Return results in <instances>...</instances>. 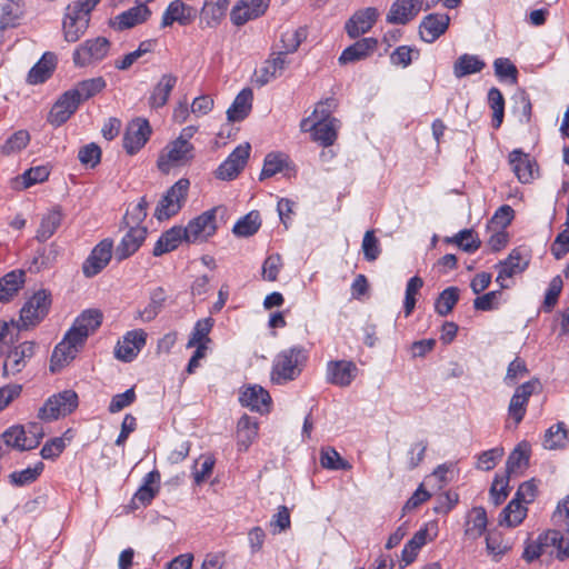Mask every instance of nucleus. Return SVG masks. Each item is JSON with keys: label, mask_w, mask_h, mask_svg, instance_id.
<instances>
[{"label": "nucleus", "mask_w": 569, "mask_h": 569, "mask_svg": "<svg viewBox=\"0 0 569 569\" xmlns=\"http://www.w3.org/2000/svg\"><path fill=\"white\" fill-rule=\"evenodd\" d=\"M26 282V272L21 269L12 270L0 278V302H9L22 289Z\"/></svg>", "instance_id": "31"}, {"label": "nucleus", "mask_w": 569, "mask_h": 569, "mask_svg": "<svg viewBox=\"0 0 569 569\" xmlns=\"http://www.w3.org/2000/svg\"><path fill=\"white\" fill-rule=\"evenodd\" d=\"M166 299L164 291L162 288H157L151 292L149 303L137 312L136 319H140L143 322L153 320L160 312L163 301Z\"/></svg>", "instance_id": "47"}, {"label": "nucleus", "mask_w": 569, "mask_h": 569, "mask_svg": "<svg viewBox=\"0 0 569 569\" xmlns=\"http://www.w3.org/2000/svg\"><path fill=\"white\" fill-rule=\"evenodd\" d=\"M530 458V446L528 442H520L509 455L506 463L508 477L521 475L528 467Z\"/></svg>", "instance_id": "36"}, {"label": "nucleus", "mask_w": 569, "mask_h": 569, "mask_svg": "<svg viewBox=\"0 0 569 569\" xmlns=\"http://www.w3.org/2000/svg\"><path fill=\"white\" fill-rule=\"evenodd\" d=\"M485 67V61L478 56L463 53L453 63V74L456 78L461 79L481 72Z\"/></svg>", "instance_id": "41"}, {"label": "nucleus", "mask_w": 569, "mask_h": 569, "mask_svg": "<svg viewBox=\"0 0 569 569\" xmlns=\"http://www.w3.org/2000/svg\"><path fill=\"white\" fill-rule=\"evenodd\" d=\"M107 83L102 77L91 78L80 81L76 88L71 89L76 91L79 101H84L101 92L106 88Z\"/></svg>", "instance_id": "50"}, {"label": "nucleus", "mask_w": 569, "mask_h": 569, "mask_svg": "<svg viewBox=\"0 0 569 569\" xmlns=\"http://www.w3.org/2000/svg\"><path fill=\"white\" fill-rule=\"evenodd\" d=\"M62 222V212L59 207H54L44 213L41 218L40 226L36 233V239L39 242H44L50 239Z\"/></svg>", "instance_id": "39"}, {"label": "nucleus", "mask_w": 569, "mask_h": 569, "mask_svg": "<svg viewBox=\"0 0 569 569\" xmlns=\"http://www.w3.org/2000/svg\"><path fill=\"white\" fill-rule=\"evenodd\" d=\"M495 74L500 80H509L510 83L516 84L518 80L517 67L508 58H497L493 61Z\"/></svg>", "instance_id": "62"}, {"label": "nucleus", "mask_w": 569, "mask_h": 569, "mask_svg": "<svg viewBox=\"0 0 569 569\" xmlns=\"http://www.w3.org/2000/svg\"><path fill=\"white\" fill-rule=\"evenodd\" d=\"M288 61L281 53L271 54L264 64L256 72V83L260 87L280 77L284 71Z\"/></svg>", "instance_id": "30"}, {"label": "nucleus", "mask_w": 569, "mask_h": 569, "mask_svg": "<svg viewBox=\"0 0 569 569\" xmlns=\"http://www.w3.org/2000/svg\"><path fill=\"white\" fill-rule=\"evenodd\" d=\"M90 23L88 9L81 3H70L66 8L62 20L63 38L67 42H77L87 31Z\"/></svg>", "instance_id": "8"}, {"label": "nucleus", "mask_w": 569, "mask_h": 569, "mask_svg": "<svg viewBox=\"0 0 569 569\" xmlns=\"http://www.w3.org/2000/svg\"><path fill=\"white\" fill-rule=\"evenodd\" d=\"M212 328V319L206 318L199 320L192 331V335L187 343V348H193L194 346L206 345L210 341L208 335Z\"/></svg>", "instance_id": "58"}, {"label": "nucleus", "mask_w": 569, "mask_h": 569, "mask_svg": "<svg viewBox=\"0 0 569 569\" xmlns=\"http://www.w3.org/2000/svg\"><path fill=\"white\" fill-rule=\"evenodd\" d=\"M488 102L492 109L493 127L499 128L502 123L505 113V99L501 91L497 88H491L488 92Z\"/></svg>", "instance_id": "56"}, {"label": "nucleus", "mask_w": 569, "mask_h": 569, "mask_svg": "<svg viewBox=\"0 0 569 569\" xmlns=\"http://www.w3.org/2000/svg\"><path fill=\"white\" fill-rule=\"evenodd\" d=\"M378 46L375 38H362L346 48L339 57L340 63H348L361 60L372 53Z\"/></svg>", "instance_id": "34"}, {"label": "nucleus", "mask_w": 569, "mask_h": 569, "mask_svg": "<svg viewBox=\"0 0 569 569\" xmlns=\"http://www.w3.org/2000/svg\"><path fill=\"white\" fill-rule=\"evenodd\" d=\"M537 383H538L537 381H527V382L522 383L521 386H519L516 389L513 396L511 397L508 412H509L510 417H512V419L515 420V422L517 425L519 422H521V420L523 419V417L526 415V408H527L529 398L533 393Z\"/></svg>", "instance_id": "26"}, {"label": "nucleus", "mask_w": 569, "mask_h": 569, "mask_svg": "<svg viewBox=\"0 0 569 569\" xmlns=\"http://www.w3.org/2000/svg\"><path fill=\"white\" fill-rule=\"evenodd\" d=\"M488 523L487 512L482 507L472 508L468 515L465 535L470 539H478L486 531Z\"/></svg>", "instance_id": "42"}, {"label": "nucleus", "mask_w": 569, "mask_h": 569, "mask_svg": "<svg viewBox=\"0 0 569 569\" xmlns=\"http://www.w3.org/2000/svg\"><path fill=\"white\" fill-rule=\"evenodd\" d=\"M252 90L250 88L242 89L227 110L228 120L239 122L246 119L252 109Z\"/></svg>", "instance_id": "33"}, {"label": "nucleus", "mask_w": 569, "mask_h": 569, "mask_svg": "<svg viewBox=\"0 0 569 569\" xmlns=\"http://www.w3.org/2000/svg\"><path fill=\"white\" fill-rule=\"evenodd\" d=\"M44 465L41 461H38L33 467H28L21 471L12 472L10 477V481L14 486H26L30 485L37 480V478L43 471Z\"/></svg>", "instance_id": "55"}, {"label": "nucleus", "mask_w": 569, "mask_h": 569, "mask_svg": "<svg viewBox=\"0 0 569 569\" xmlns=\"http://www.w3.org/2000/svg\"><path fill=\"white\" fill-rule=\"evenodd\" d=\"M248 142L239 144L216 170V178L229 181L236 179L243 170L250 156Z\"/></svg>", "instance_id": "11"}, {"label": "nucleus", "mask_w": 569, "mask_h": 569, "mask_svg": "<svg viewBox=\"0 0 569 569\" xmlns=\"http://www.w3.org/2000/svg\"><path fill=\"white\" fill-rule=\"evenodd\" d=\"M197 17V10L181 0H173L169 3L162 14L161 27H170L174 22L180 26L190 24Z\"/></svg>", "instance_id": "20"}, {"label": "nucleus", "mask_w": 569, "mask_h": 569, "mask_svg": "<svg viewBox=\"0 0 569 569\" xmlns=\"http://www.w3.org/2000/svg\"><path fill=\"white\" fill-rule=\"evenodd\" d=\"M487 552L495 561H498L510 548V543L505 541L502 535L498 531H490L486 537Z\"/></svg>", "instance_id": "52"}, {"label": "nucleus", "mask_w": 569, "mask_h": 569, "mask_svg": "<svg viewBox=\"0 0 569 569\" xmlns=\"http://www.w3.org/2000/svg\"><path fill=\"white\" fill-rule=\"evenodd\" d=\"M77 94L76 91L69 90L53 104L48 118L51 124L61 126L77 111L81 103Z\"/></svg>", "instance_id": "21"}, {"label": "nucleus", "mask_w": 569, "mask_h": 569, "mask_svg": "<svg viewBox=\"0 0 569 569\" xmlns=\"http://www.w3.org/2000/svg\"><path fill=\"white\" fill-rule=\"evenodd\" d=\"M84 346L74 336H70V332H66L62 341H60L50 359V371L58 372L66 366H68L77 356L79 350Z\"/></svg>", "instance_id": "13"}, {"label": "nucleus", "mask_w": 569, "mask_h": 569, "mask_svg": "<svg viewBox=\"0 0 569 569\" xmlns=\"http://www.w3.org/2000/svg\"><path fill=\"white\" fill-rule=\"evenodd\" d=\"M239 400L243 407L260 413L269 412L271 407L269 392L258 385L246 387L241 391Z\"/></svg>", "instance_id": "23"}, {"label": "nucleus", "mask_w": 569, "mask_h": 569, "mask_svg": "<svg viewBox=\"0 0 569 569\" xmlns=\"http://www.w3.org/2000/svg\"><path fill=\"white\" fill-rule=\"evenodd\" d=\"M182 240H186L183 227L174 226L160 236L152 253L154 257H160L177 249Z\"/></svg>", "instance_id": "35"}, {"label": "nucleus", "mask_w": 569, "mask_h": 569, "mask_svg": "<svg viewBox=\"0 0 569 569\" xmlns=\"http://www.w3.org/2000/svg\"><path fill=\"white\" fill-rule=\"evenodd\" d=\"M269 3L270 0H239L231 9L230 20L234 26L241 27L263 16Z\"/></svg>", "instance_id": "15"}, {"label": "nucleus", "mask_w": 569, "mask_h": 569, "mask_svg": "<svg viewBox=\"0 0 569 569\" xmlns=\"http://www.w3.org/2000/svg\"><path fill=\"white\" fill-rule=\"evenodd\" d=\"M190 188V181L187 178L179 179L173 186H171L166 194L159 201L154 217L158 220H167L170 217L177 214L183 203L187 200L188 191Z\"/></svg>", "instance_id": "7"}, {"label": "nucleus", "mask_w": 569, "mask_h": 569, "mask_svg": "<svg viewBox=\"0 0 569 569\" xmlns=\"http://www.w3.org/2000/svg\"><path fill=\"white\" fill-rule=\"evenodd\" d=\"M526 516L527 508L523 502L513 497V499L502 510L499 522L500 525H506L508 527H516L522 522Z\"/></svg>", "instance_id": "45"}, {"label": "nucleus", "mask_w": 569, "mask_h": 569, "mask_svg": "<svg viewBox=\"0 0 569 569\" xmlns=\"http://www.w3.org/2000/svg\"><path fill=\"white\" fill-rule=\"evenodd\" d=\"M423 0H396L387 14V22L406 24L422 9Z\"/></svg>", "instance_id": "22"}, {"label": "nucleus", "mask_w": 569, "mask_h": 569, "mask_svg": "<svg viewBox=\"0 0 569 569\" xmlns=\"http://www.w3.org/2000/svg\"><path fill=\"white\" fill-rule=\"evenodd\" d=\"M568 441V431L563 422L551 426L545 433L543 448L556 450L565 447Z\"/></svg>", "instance_id": "48"}, {"label": "nucleus", "mask_w": 569, "mask_h": 569, "mask_svg": "<svg viewBox=\"0 0 569 569\" xmlns=\"http://www.w3.org/2000/svg\"><path fill=\"white\" fill-rule=\"evenodd\" d=\"M151 127L147 119L137 118L130 121L123 136V148L128 154L137 153L149 140Z\"/></svg>", "instance_id": "12"}, {"label": "nucleus", "mask_w": 569, "mask_h": 569, "mask_svg": "<svg viewBox=\"0 0 569 569\" xmlns=\"http://www.w3.org/2000/svg\"><path fill=\"white\" fill-rule=\"evenodd\" d=\"M358 368L355 362L332 360L327 363V381L339 387H348L355 380Z\"/></svg>", "instance_id": "19"}, {"label": "nucleus", "mask_w": 569, "mask_h": 569, "mask_svg": "<svg viewBox=\"0 0 569 569\" xmlns=\"http://www.w3.org/2000/svg\"><path fill=\"white\" fill-rule=\"evenodd\" d=\"M51 307V293L46 289L36 291L20 309L18 320H11V325L18 331L37 327L48 315Z\"/></svg>", "instance_id": "2"}, {"label": "nucleus", "mask_w": 569, "mask_h": 569, "mask_svg": "<svg viewBox=\"0 0 569 569\" xmlns=\"http://www.w3.org/2000/svg\"><path fill=\"white\" fill-rule=\"evenodd\" d=\"M79 405L78 395L73 390H63L47 399L39 409L38 417L44 421L58 420L72 413Z\"/></svg>", "instance_id": "4"}, {"label": "nucleus", "mask_w": 569, "mask_h": 569, "mask_svg": "<svg viewBox=\"0 0 569 569\" xmlns=\"http://www.w3.org/2000/svg\"><path fill=\"white\" fill-rule=\"evenodd\" d=\"M509 162L512 171L521 183L531 182L538 173L535 162L530 159L528 153L520 149H516L509 154Z\"/></svg>", "instance_id": "28"}, {"label": "nucleus", "mask_w": 569, "mask_h": 569, "mask_svg": "<svg viewBox=\"0 0 569 569\" xmlns=\"http://www.w3.org/2000/svg\"><path fill=\"white\" fill-rule=\"evenodd\" d=\"M422 286L423 280L418 276H415L408 280L403 302L406 317H409L412 313L416 306V295L419 292Z\"/></svg>", "instance_id": "64"}, {"label": "nucleus", "mask_w": 569, "mask_h": 569, "mask_svg": "<svg viewBox=\"0 0 569 569\" xmlns=\"http://www.w3.org/2000/svg\"><path fill=\"white\" fill-rule=\"evenodd\" d=\"M261 226L260 216L257 211H251L239 219L233 226V233L238 237H250L254 234Z\"/></svg>", "instance_id": "51"}, {"label": "nucleus", "mask_w": 569, "mask_h": 569, "mask_svg": "<svg viewBox=\"0 0 569 569\" xmlns=\"http://www.w3.org/2000/svg\"><path fill=\"white\" fill-rule=\"evenodd\" d=\"M308 361V351L295 346L280 351L273 359L270 379L276 385H284L296 380Z\"/></svg>", "instance_id": "1"}, {"label": "nucleus", "mask_w": 569, "mask_h": 569, "mask_svg": "<svg viewBox=\"0 0 569 569\" xmlns=\"http://www.w3.org/2000/svg\"><path fill=\"white\" fill-rule=\"evenodd\" d=\"M102 322V313L98 309H88L82 311L73 321L68 330L70 336H74L78 341L86 343L88 337L93 333Z\"/></svg>", "instance_id": "18"}, {"label": "nucleus", "mask_w": 569, "mask_h": 569, "mask_svg": "<svg viewBox=\"0 0 569 569\" xmlns=\"http://www.w3.org/2000/svg\"><path fill=\"white\" fill-rule=\"evenodd\" d=\"M110 47V41L104 37L88 39L74 49L72 61L78 68L96 66L108 56Z\"/></svg>", "instance_id": "6"}, {"label": "nucleus", "mask_w": 569, "mask_h": 569, "mask_svg": "<svg viewBox=\"0 0 569 569\" xmlns=\"http://www.w3.org/2000/svg\"><path fill=\"white\" fill-rule=\"evenodd\" d=\"M177 81L178 78L172 73L162 74L150 93V108L158 109L163 107L168 102L169 96L176 87Z\"/></svg>", "instance_id": "32"}, {"label": "nucleus", "mask_w": 569, "mask_h": 569, "mask_svg": "<svg viewBox=\"0 0 569 569\" xmlns=\"http://www.w3.org/2000/svg\"><path fill=\"white\" fill-rule=\"evenodd\" d=\"M528 267V260L522 257L519 250H512L505 261L499 262L496 268L499 269L496 282L501 289H506L509 284L506 280L522 272Z\"/></svg>", "instance_id": "24"}, {"label": "nucleus", "mask_w": 569, "mask_h": 569, "mask_svg": "<svg viewBox=\"0 0 569 569\" xmlns=\"http://www.w3.org/2000/svg\"><path fill=\"white\" fill-rule=\"evenodd\" d=\"M129 230L116 248V258L124 260L132 256L142 244L147 236L146 227H127Z\"/></svg>", "instance_id": "29"}, {"label": "nucleus", "mask_w": 569, "mask_h": 569, "mask_svg": "<svg viewBox=\"0 0 569 569\" xmlns=\"http://www.w3.org/2000/svg\"><path fill=\"white\" fill-rule=\"evenodd\" d=\"M224 16L226 14L223 12L214 8L209 3L208 0H206L200 11L201 28H217L223 20Z\"/></svg>", "instance_id": "59"}, {"label": "nucleus", "mask_w": 569, "mask_h": 569, "mask_svg": "<svg viewBox=\"0 0 569 569\" xmlns=\"http://www.w3.org/2000/svg\"><path fill=\"white\" fill-rule=\"evenodd\" d=\"M340 122L338 119L312 121L311 117H309L300 123L301 131L311 132L312 140L322 147H330L336 142Z\"/></svg>", "instance_id": "9"}, {"label": "nucleus", "mask_w": 569, "mask_h": 569, "mask_svg": "<svg viewBox=\"0 0 569 569\" xmlns=\"http://www.w3.org/2000/svg\"><path fill=\"white\" fill-rule=\"evenodd\" d=\"M147 333L142 329L128 331L121 341L118 342L114 355L124 362L132 361L146 346Z\"/></svg>", "instance_id": "17"}, {"label": "nucleus", "mask_w": 569, "mask_h": 569, "mask_svg": "<svg viewBox=\"0 0 569 569\" xmlns=\"http://www.w3.org/2000/svg\"><path fill=\"white\" fill-rule=\"evenodd\" d=\"M37 345L33 341H24L11 349L3 362V376H16L21 372L28 361L34 356Z\"/></svg>", "instance_id": "14"}, {"label": "nucleus", "mask_w": 569, "mask_h": 569, "mask_svg": "<svg viewBox=\"0 0 569 569\" xmlns=\"http://www.w3.org/2000/svg\"><path fill=\"white\" fill-rule=\"evenodd\" d=\"M1 438L7 446L21 451L29 450L27 446H23L28 442L23 426H13L9 428L2 433Z\"/></svg>", "instance_id": "60"}, {"label": "nucleus", "mask_w": 569, "mask_h": 569, "mask_svg": "<svg viewBox=\"0 0 569 569\" xmlns=\"http://www.w3.org/2000/svg\"><path fill=\"white\" fill-rule=\"evenodd\" d=\"M0 11L1 28L14 27L23 14L22 0H1Z\"/></svg>", "instance_id": "44"}, {"label": "nucleus", "mask_w": 569, "mask_h": 569, "mask_svg": "<svg viewBox=\"0 0 569 569\" xmlns=\"http://www.w3.org/2000/svg\"><path fill=\"white\" fill-rule=\"evenodd\" d=\"M320 463L330 470H350L351 465L333 448H323L320 452Z\"/></svg>", "instance_id": "53"}, {"label": "nucleus", "mask_w": 569, "mask_h": 569, "mask_svg": "<svg viewBox=\"0 0 569 569\" xmlns=\"http://www.w3.org/2000/svg\"><path fill=\"white\" fill-rule=\"evenodd\" d=\"M30 142V134L27 130H18L12 133L2 144L3 154L17 153L23 150Z\"/></svg>", "instance_id": "57"}, {"label": "nucleus", "mask_w": 569, "mask_h": 569, "mask_svg": "<svg viewBox=\"0 0 569 569\" xmlns=\"http://www.w3.org/2000/svg\"><path fill=\"white\" fill-rule=\"evenodd\" d=\"M307 32L303 28L298 29H289L281 33L280 42H281V53L286 57L288 53H292L297 51L301 42L306 39Z\"/></svg>", "instance_id": "49"}, {"label": "nucleus", "mask_w": 569, "mask_h": 569, "mask_svg": "<svg viewBox=\"0 0 569 569\" xmlns=\"http://www.w3.org/2000/svg\"><path fill=\"white\" fill-rule=\"evenodd\" d=\"M150 16L151 11L146 6V3H140L118 14L116 17V22L119 30H124L133 28L137 24L143 23L149 19Z\"/></svg>", "instance_id": "37"}, {"label": "nucleus", "mask_w": 569, "mask_h": 569, "mask_svg": "<svg viewBox=\"0 0 569 569\" xmlns=\"http://www.w3.org/2000/svg\"><path fill=\"white\" fill-rule=\"evenodd\" d=\"M428 540V527L419 529L413 537L405 545L401 552V567H406L415 561L419 550L427 543Z\"/></svg>", "instance_id": "43"}, {"label": "nucleus", "mask_w": 569, "mask_h": 569, "mask_svg": "<svg viewBox=\"0 0 569 569\" xmlns=\"http://www.w3.org/2000/svg\"><path fill=\"white\" fill-rule=\"evenodd\" d=\"M112 241L103 239L92 249L82 266V271L86 277H94L107 267L112 257Z\"/></svg>", "instance_id": "16"}, {"label": "nucleus", "mask_w": 569, "mask_h": 569, "mask_svg": "<svg viewBox=\"0 0 569 569\" xmlns=\"http://www.w3.org/2000/svg\"><path fill=\"white\" fill-rule=\"evenodd\" d=\"M147 208L148 202L146 201L144 198H141L137 204L127 210L123 217L124 226L132 228L142 227L141 223L144 221L147 217Z\"/></svg>", "instance_id": "63"}, {"label": "nucleus", "mask_w": 569, "mask_h": 569, "mask_svg": "<svg viewBox=\"0 0 569 569\" xmlns=\"http://www.w3.org/2000/svg\"><path fill=\"white\" fill-rule=\"evenodd\" d=\"M450 18L448 14L431 13L425 17L419 27V33L423 41L432 43L449 27Z\"/></svg>", "instance_id": "27"}, {"label": "nucleus", "mask_w": 569, "mask_h": 569, "mask_svg": "<svg viewBox=\"0 0 569 569\" xmlns=\"http://www.w3.org/2000/svg\"><path fill=\"white\" fill-rule=\"evenodd\" d=\"M378 16V10L372 7L357 11L346 23L348 36L358 38L368 32L377 21Z\"/></svg>", "instance_id": "25"}, {"label": "nucleus", "mask_w": 569, "mask_h": 569, "mask_svg": "<svg viewBox=\"0 0 569 569\" xmlns=\"http://www.w3.org/2000/svg\"><path fill=\"white\" fill-rule=\"evenodd\" d=\"M57 57L52 52H46L28 73V82L38 84L44 82L53 72Z\"/></svg>", "instance_id": "40"}, {"label": "nucleus", "mask_w": 569, "mask_h": 569, "mask_svg": "<svg viewBox=\"0 0 569 569\" xmlns=\"http://www.w3.org/2000/svg\"><path fill=\"white\" fill-rule=\"evenodd\" d=\"M563 539L565 536L560 530H548L539 535L536 541H531L526 545L522 558L527 562H532L545 552V547L552 546L558 550L557 558L559 560H565L569 557V548Z\"/></svg>", "instance_id": "5"}, {"label": "nucleus", "mask_w": 569, "mask_h": 569, "mask_svg": "<svg viewBox=\"0 0 569 569\" xmlns=\"http://www.w3.org/2000/svg\"><path fill=\"white\" fill-rule=\"evenodd\" d=\"M553 530H560L565 536L563 541L569 548V495L558 502L552 513Z\"/></svg>", "instance_id": "46"}, {"label": "nucleus", "mask_w": 569, "mask_h": 569, "mask_svg": "<svg viewBox=\"0 0 569 569\" xmlns=\"http://www.w3.org/2000/svg\"><path fill=\"white\" fill-rule=\"evenodd\" d=\"M258 436V422L243 415L237 425V445L240 451H247Z\"/></svg>", "instance_id": "38"}, {"label": "nucleus", "mask_w": 569, "mask_h": 569, "mask_svg": "<svg viewBox=\"0 0 569 569\" xmlns=\"http://www.w3.org/2000/svg\"><path fill=\"white\" fill-rule=\"evenodd\" d=\"M282 268L283 261L281 256L279 253L269 254L262 263V279L270 282L276 281Z\"/></svg>", "instance_id": "61"}, {"label": "nucleus", "mask_w": 569, "mask_h": 569, "mask_svg": "<svg viewBox=\"0 0 569 569\" xmlns=\"http://www.w3.org/2000/svg\"><path fill=\"white\" fill-rule=\"evenodd\" d=\"M193 159V144L174 139L161 150L157 160V167L162 173H169L172 169L190 164Z\"/></svg>", "instance_id": "3"}, {"label": "nucleus", "mask_w": 569, "mask_h": 569, "mask_svg": "<svg viewBox=\"0 0 569 569\" xmlns=\"http://www.w3.org/2000/svg\"><path fill=\"white\" fill-rule=\"evenodd\" d=\"M458 300L459 289L457 287H449L439 295L435 309L440 316H447L452 311Z\"/></svg>", "instance_id": "54"}, {"label": "nucleus", "mask_w": 569, "mask_h": 569, "mask_svg": "<svg viewBox=\"0 0 569 569\" xmlns=\"http://www.w3.org/2000/svg\"><path fill=\"white\" fill-rule=\"evenodd\" d=\"M216 212L217 208H212L190 220L187 227L183 228L186 241L202 242L213 236L217 230Z\"/></svg>", "instance_id": "10"}]
</instances>
